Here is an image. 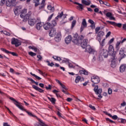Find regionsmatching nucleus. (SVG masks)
<instances>
[{"instance_id":"obj_1","label":"nucleus","mask_w":126,"mask_h":126,"mask_svg":"<svg viewBox=\"0 0 126 126\" xmlns=\"http://www.w3.org/2000/svg\"><path fill=\"white\" fill-rule=\"evenodd\" d=\"M84 39V37L83 35L78 36V34H74L73 37V43H75V45H77L78 46H79V45H81V41L82 40Z\"/></svg>"},{"instance_id":"obj_2","label":"nucleus","mask_w":126,"mask_h":126,"mask_svg":"<svg viewBox=\"0 0 126 126\" xmlns=\"http://www.w3.org/2000/svg\"><path fill=\"white\" fill-rule=\"evenodd\" d=\"M99 60L100 62H102V61H104V59H106V58H108V56H109V53L108 52V51L107 50H105L103 48L100 49L99 51ZM103 57L104 58H103Z\"/></svg>"},{"instance_id":"obj_3","label":"nucleus","mask_w":126,"mask_h":126,"mask_svg":"<svg viewBox=\"0 0 126 126\" xmlns=\"http://www.w3.org/2000/svg\"><path fill=\"white\" fill-rule=\"evenodd\" d=\"M107 52H108L109 56H110L111 60H116V53H115V50L113 45H109Z\"/></svg>"},{"instance_id":"obj_4","label":"nucleus","mask_w":126,"mask_h":126,"mask_svg":"<svg viewBox=\"0 0 126 126\" xmlns=\"http://www.w3.org/2000/svg\"><path fill=\"white\" fill-rule=\"evenodd\" d=\"M11 41L12 45H15V47H19L21 45L19 40L14 37L12 38Z\"/></svg>"},{"instance_id":"obj_5","label":"nucleus","mask_w":126,"mask_h":126,"mask_svg":"<svg viewBox=\"0 0 126 126\" xmlns=\"http://www.w3.org/2000/svg\"><path fill=\"white\" fill-rule=\"evenodd\" d=\"M10 100H11L12 101H13L14 104L15 105H16V106H17V107H18V108H19V109H20V110H24L23 109V107L22 106V105H20V103L18 102V101H16V100H15V99H14L13 97H10L9 98Z\"/></svg>"},{"instance_id":"obj_6","label":"nucleus","mask_w":126,"mask_h":126,"mask_svg":"<svg viewBox=\"0 0 126 126\" xmlns=\"http://www.w3.org/2000/svg\"><path fill=\"white\" fill-rule=\"evenodd\" d=\"M32 13L31 11H29L28 13L26 14L23 16V17H21V18H23V21L24 22H26L28 21L29 18H30V16H31V14Z\"/></svg>"},{"instance_id":"obj_7","label":"nucleus","mask_w":126,"mask_h":126,"mask_svg":"<svg viewBox=\"0 0 126 126\" xmlns=\"http://www.w3.org/2000/svg\"><path fill=\"white\" fill-rule=\"evenodd\" d=\"M92 82L94 84H97L100 82V78L97 76H93L91 77Z\"/></svg>"},{"instance_id":"obj_8","label":"nucleus","mask_w":126,"mask_h":126,"mask_svg":"<svg viewBox=\"0 0 126 126\" xmlns=\"http://www.w3.org/2000/svg\"><path fill=\"white\" fill-rule=\"evenodd\" d=\"M85 49H86L85 52H88L89 54H94L95 52V50L92 49L90 45H86Z\"/></svg>"},{"instance_id":"obj_9","label":"nucleus","mask_w":126,"mask_h":126,"mask_svg":"<svg viewBox=\"0 0 126 126\" xmlns=\"http://www.w3.org/2000/svg\"><path fill=\"white\" fill-rule=\"evenodd\" d=\"M104 33L103 31H100L97 33V36L96 37L98 42H101L102 39H103V36H104Z\"/></svg>"},{"instance_id":"obj_10","label":"nucleus","mask_w":126,"mask_h":126,"mask_svg":"<svg viewBox=\"0 0 126 126\" xmlns=\"http://www.w3.org/2000/svg\"><path fill=\"white\" fill-rule=\"evenodd\" d=\"M86 27H87V23H86V20L85 19H83L80 28V32H82V31L84 30V28H86Z\"/></svg>"},{"instance_id":"obj_11","label":"nucleus","mask_w":126,"mask_h":126,"mask_svg":"<svg viewBox=\"0 0 126 126\" xmlns=\"http://www.w3.org/2000/svg\"><path fill=\"white\" fill-rule=\"evenodd\" d=\"M120 58L121 60H123L124 58H126V54H125V50L124 49L121 48L119 51Z\"/></svg>"},{"instance_id":"obj_12","label":"nucleus","mask_w":126,"mask_h":126,"mask_svg":"<svg viewBox=\"0 0 126 126\" xmlns=\"http://www.w3.org/2000/svg\"><path fill=\"white\" fill-rule=\"evenodd\" d=\"M0 50L2 52H4V53H6V54H10L11 55H12V56H15V57H17V54H16L14 52H10L8 50H7L6 49H5L4 48H1Z\"/></svg>"},{"instance_id":"obj_13","label":"nucleus","mask_w":126,"mask_h":126,"mask_svg":"<svg viewBox=\"0 0 126 126\" xmlns=\"http://www.w3.org/2000/svg\"><path fill=\"white\" fill-rule=\"evenodd\" d=\"M15 1H16V0H8L6 4L7 6H14L15 5Z\"/></svg>"},{"instance_id":"obj_14","label":"nucleus","mask_w":126,"mask_h":126,"mask_svg":"<svg viewBox=\"0 0 126 126\" xmlns=\"http://www.w3.org/2000/svg\"><path fill=\"white\" fill-rule=\"evenodd\" d=\"M54 39L56 42H60V41H61L62 39V34H61V32L57 33Z\"/></svg>"},{"instance_id":"obj_15","label":"nucleus","mask_w":126,"mask_h":126,"mask_svg":"<svg viewBox=\"0 0 126 126\" xmlns=\"http://www.w3.org/2000/svg\"><path fill=\"white\" fill-rule=\"evenodd\" d=\"M43 28L45 30H49L50 28H52V24L51 23L47 22L43 25Z\"/></svg>"},{"instance_id":"obj_16","label":"nucleus","mask_w":126,"mask_h":126,"mask_svg":"<svg viewBox=\"0 0 126 126\" xmlns=\"http://www.w3.org/2000/svg\"><path fill=\"white\" fill-rule=\"evenodd\" d=\"M88 43V39H84L83 40V42L82 41H81V47L83 48V49H85V47L86 46H87V44Z\"/></svg>"},{"instance_id":"obj_17","label":"nucleus","mask_w":126,"mask_h":126,"mask_svg":"<svg viewBox=\"0 0 126 126\" xmlns=\"http://www.w3.org/2000/svg\"><path fill=\"white\" fill-rule=\"evenodd\" d=\"M72 40V37L71 35H68L66 38H65V43L68 44Z\"/></svg>"},{"instance_id":"obj_18","label":"nucleus","mask_w":126,"mask_h":126,"mask_svg":"<svg viewBox=\"0 0 126 126\" xmlns=\"http://www.w3.org/2000/svg\"><path fill=\"white\" fill-rule=\"evenodd\" d=\"M43 25H43V24L41 22L37 23L35 26L36 29H37V30H41V29L43 28Z\"/></svg>"},{"instance_id":"obj_19","label":"nucleus","mask_w":126,"mask_h":126,"mask_svg":"<svg viewBox=\"0 0 126 126\" xmlns=\"http://www.w3.org/2000/svg\"><path fill=\"white\" fill-rule=\"evenodd\" d=\"M29 24L31 26H33V25H35V23H36V19H30L29 20Z\"/></svg>"},{"instance_id":"obj_20","label":"nucleus","mask_w":126,"mask_h":126,"mask_svg":"<svg viewBox=\"0 0 126 126\" xmlns=\"http://www.w3.org/2000/svg\"><path fill=\"white\" fill-rule=\"evenodd\" d=\"M57 33L56 29H52L49 32V36L50 37H54Z\"/></svg>"},{"instance_id":"obj_21","label":"nucleus","mask_w":126,"mask_h":126,"mask_svg":"<svg viewBox=\"0 0 126 126\" xmlns=\"http://www.w3.org/2000/svg\"><path fill=\"white\" fill-rule=\"evenodd\" d=\"M32 86V88H33V89H35V90H36L37 91L39 92L40 93H43V92H44V90H42L38 87H37L36 86H35L34 85H33Z\"/></svg>"},{"instance_id":"obj_22","label":"nucleus","mask_w":126,"mask_h":126,"mask_svg":"<svg viewBox=\"0 0 126 126\" xmlns=\"http://www.w3.org/2000/svg\"><path fill=\"white\" fill-rule=\"evenodd\" d=\"M126 69V64H123L120 67V72H124Z\"/></svg>"},{"instance_id":"obj_23","label":"nucleus","mask_w":126,"mask_h":126,"mask_svg":"<svg viewBox=\"0 0 126 126\" xmlns=\"http://www.w3.org/2000/svg\"><path fill=\"white\" fill-rule=\"evenodd\" d=\"M82 3L85 4V5H90L91 4V1L88 0H82Z\"/></svg>"},{"instance_id":"obj_24","label":"nucleus","mask_w":126,"mask_h":126,"mask_svg":"<svg viewBox=\"0 0 126 126\" xmlns=\"http://www.w3.org/2000/svg\"><path fill=\"white\" fill-rule=\"evenodd\" d=\"M96 94L98 95V97L99 99H101V98H103V96L101 95V94H102V89H98L97 93H96Z\"/></svg>"},{"instance_id":"obj_25","label":"nucleus","mask_w":126,"mask_h":126,"mask_svg":"<svg viewBox=\"0 0 126 126\" xmlns=\"http://www.w3.org/2000/svg\"><path fill=\"white\" fill-rule=\"evenodd\" d=\"M63 16V12L62 11L61 13H59L58 16L55 18L56 21H59V18L61 19Z\"/></svg>"},{"instance_id":"obj_26","label":"nucleus","mask_w":126,"mask_h":126,"mask_svg":"<svg viewBox=\"0 0 126 126\" xmlns=\"http://www.w3.org/2000/svg\"><path fill=\"white\" fill-rule=\"evenodd\" d=\"M21 12V10L20 9V8H16V9L14 10V13L15 15H19V13Z\"/></svg>"},{"instance_id":"obj_27","label":"nucleus","mask_w":126,"mask_h":126,"mask_svg":"<svg viewBox=\"0 0 126 126\" xmlns=\"http://www.w3.org/2000/svg\"><path fill=\"white\" fill-rule=\"evenodd\" d=\"M20 17H23L24 15H26V13H27V9H24L21 12Z\"/></svg>"},{"instance_id":"obj_28","label":"nucleus","mask_w":126,"mask_h":126,"mask_svg":"<svg viewBox=\"0 0 126 126\" xmlns=\"http://www.w3.org/2000/svg\"><path fill=\"white\" fill-rule=\"evenodd\" d=\"M79 73L80 74H85V75H88V72L86 71L85 69H82V70H80Z\"/></svg>"},{"instance_id":"obj_29","label":"nucleus","mask_w":126,"mask_h":126,"mask_svg":"<svg viewBox=\"0 0 126 126\" xmlns=\"http://www.w3.org/2000/svg\"><path fill=\"white\" fill-rule=\"evenodd\" d=\"M105 41H106V39L104 38L102 40L101 42V41L99 42V44L100 45V49H103L104 46H105Z\"/></svg>"},{"instance_id":"obj_30","label":"nucleus","mask_w":126,"mask_h":126,"mask_svg":"<svg viewBox=\"0 0 126 126\" xmlns=\"http://www.w3.org/2000/svg\"><path fill=\"white\" fill-rule=\"evenodd\" d=\"M121 43H122V42H121V41H117L115 48L116 49V51L117 52H119V50H120V45H121Z\"/></svg>"},{"instance_id":"obj_31","label":"nucleus","mask_w":126,"mask_h":126,"mask_svg":"<svg viewBox=\"0 0 126 126\" xmlns=\"http://www.w3.org/2000/svg\"><path fill=\"white\" fill-rule=\"evenodd\" d=\"M46 0H42L41 5L39 7V9H43L45 7V2Z\"/></svg>"},{"instance_id":"obj_32","label":"nucleus","mask_w":126,"mask_h":126,"mask_svg":"<svg viewBox=\"0 0 126 126\" xmlns=\"http://www.w3.org/2000/svg\"><path fill=\"white\" fill-rule=\"evenodd\" d=\"M84 7V5H83V4L81 3H79L78 6H77V8H79V10H80V11L83 10Z\"/></svg>"},{"instance_id":"obj_33","label":"nucleus","mask_w":126,"mask_h":126,"mask_svg":"<svg viewBox=\"0 0 126 126\" xmlns=\"http://www.w3.org/2000/svg\"><path fill=\"white\" fill-rule=\"evenodd\" d=\"M47 8L49 10L51 11L52 12H54V11L55 10V7H52V5H48Z\"/></svg>"},{"instance_id":"obj_34","label":"nucleus","mask_w":126,"mask_h":126,"mask_svg":"<svg viewBox=\"0 0 126 126\" xmlns=\"http://www.w3.org/2000/svg\"><path fill=\"white\" fill-rule=\"evenodd\" d=\"M30 74H31V75H32V76H34V77H35L36 79H37L38 80H41V79H42L41 77L37 76L35 74H33L32 72H31Z\"/></svg>"},{"instance_id":"obj_35","label":"nucleus","mask_w":126,"mask_h":126,"mask_svg":"<svg viewBox=\"0 0 126 126\" xmlns=\"http://www.w3.org/2000/svg\"><path fill=\"white\" fill-rule=\"evenodd\" d=\"M33 3H35L34 6L35 7L38 6L40 4V0H33Z\"/></svg>"},{"instance_id":"obj_36","label":"nucleus","mask_w":126,"mask_h":126,"mask_svg":"<svg viewBox=\"0 0 126 126\" xmlns=\"http://www.w3.org/2000/svg\"><path fill=\"white\" fill-rule=\"evenodd\" d=\"M116 65L117 64H116V62L115 61V59H114L111 61V67H115Z\"/></svg>"},{"instance_id":"obj_37","label":"nucleus","mask_w":126,"mask_h":126,"mask_svg":"<svg viewBox=\"0 0 126 126\" xmlns=\"http://www.w3.org/2000/svg\"><path fill=\"white\" fill-rule=\"evenodd\" d=\"M81 79V77L78 76L76 77L75 80V83H78L79 81H80V80Z\"/></svg>"},{"instance_id":"obj_38","label":"nucleus","mask_w":126,"mask_h":126,"mask_svg":"<svg viewBox=\"0 0 126 126\" xmlns=\"http://www.w3.org/2000/svg\"><path fill=\"white\" fill-rule=\"evenodd\" d=\"M53 59H55V61H58L59 62L62 61V58H61L59 57H57V56H53Z\"/></svg>"},{"instance_id":"obj_39","label":"nucleus","mask_w":126,"mask_h":126,"mask_svg":"<svg viewBox=\"0 0 126 126\" xmlns=\"http://www.w3.org/2000/svg\"><path fill=\"white\" fill-rule=\"evenodd\" d=\"M5 108H6V109H7V110L8 111L9 114H10V115H11L13 117H14V118H16V116L13 115V113H12V112L10 111V110H9V108H8L6 106H5Z\"/></svg>"},{"instance_id":"obj_40","label":"nucleus","mask_w":126,"mask_h":126,"mask_svg":"<svg viewBox=\"0 0 126 126\" xmlns=\"http://www.w3.org/2000/svg\"><path fill=\"white\" fill-rule=\"evenodd\" d=\"M5 108H6V109H7V110L8 111L9 114H10V115H11L13 117H14V118H16V116L13 115V113H12V112L10 111V110H9V108H8L6 106H5Z\"/></svg>"},{"instance_id":"obj_41","label":"nucleus","mask_w":126,"mask_h":126,"mask_svg":"<svg viewBox=\"0 0 126 126\" xmlns=\"http://www.w3.org/2000/svg\"><path fill=\"white\" fill-rule=\"evenodd\" d=\"M48 99H49L50 100V101H51V102H52V103H53V104H55V103L56 102V99H55V98H54V97L50 98L49 97H48Z\"/></svg>"},{"instance_id":"obj_42","label":"nucleus","mask_w":126,"mask_h":126,"mask_svg":"<svg viewBox=\"0 0 126 126\" xmlns=\"http://www.w3.org/2000/svg\"><path fill=\"white\" fill-rule=\"evenodd\" d=\"M76 25V20H73L72 22V24H71V29H73V27H74V26H75V25Z\"/></svg>"},{"instance_id":"obj_43","label":"nucleus","mask_w":126,"mask_h":126,"mask_svg":"<svg viewBox=\"0 0 126 126\" xmlns=\"http://www.w3.org/2000/svg\"><path fill=\"white\" fill-rule=\"evenodd\" d=\"M51 25H52V27H53V26H56V25H57V21H56V20H53L52 21Z\"/></svg>"},{"instance_id":"obj_44","label":"nucleus","mask_w":126,"mask_h":126,"mask_svg":"<svg viewBox=\"0 0 126 126\" xmlns=\"http://www.w3.org/2000/svg\"><path fill=\"white\" fill-rule=\"evenodd\" d=\"M29 55H30V56H31V57H34L35 56H36V53H33L32 51L29 52Z\"/></svg>"},{"instance_id":"obj_45","label":"nucleus","mask_w":126,"mask_h":126,"mask_svg":"<svg viewBox=\"0 0 126 126\" xmlns=\"http://www.w3.org/2000/svg\"><path fill=\"white\" fill-rule=\"evenodd\" d=\"M1 32H3V34H4V35H6V36H10V33L5 32V31H1Z\"/></svg>"},{"instance_id":"obj_46","label":"nucleus","mask_w":126,"mask_h":126,"mask_svg":"<svg viewBox=\"0 0 126 126\" xmlns=\"http://www.w3.org/2000/svg\"><path fill=\"white\" fill-rule=\"evenodd\" d=\"M106 22H107L108 23H109V24H111V25H113V26H115V24H116V22H115L107 21Z\"/></svg>"},{"instance_id":"obj_47","label":"nucleus","mask_w":126,"mask_h":126,"mask_svg":"<svg viewBox=\"0 0 126 126\" xmlns=\"http://www.w3.org/2000/svg\"><path fill=\"white\" fill-rule=\"evenodd\" d=\"M106 15L107 17H108L109 18H110L111 17V16L113 15V14L111 12H107L106 14Z\"/></svg>"},{"instance_id":"obj_48","label":"nucleus","mask_w":126,"mask_h":126,"mask_svg":"<svg viewBox=\"0 0 126 126\" xmlns=\"http://www.w3.org/2000/svg\"><path fill=\"white\" fill-rule=\"evenodd\" d=\"M45 89L46 90H52V86L51 85H49L48 87H46Z\"/></svg>"},{"instance_id":"obj_49","label":"nucleus","mask_w":126,"mask_h":126,"mask_svg":"<svg viewBox=\"0 0 126 126\" xmlns=\"http://www.w3.org/2000/svg\"><path fill=\"white\" fill-rule=\"evenodd\" d=\"M53 16H54V13L51 14L48 18L47 21H51L52 18H53Z\"/></svg>"},{"instance_id":"obj_50","label":"nucleus","mask_w":126,"mask_h":126,"mask_svg":"<svg viewBox=\"0 0 126 126\" xmlns=\"http://www.w3.org/2000/svg\"><path fill=\"white\" fill-rule=\"evenodd\" d=\"M98 88H99V87H98V86H96L94 87V92H95V93H97V92H98V91L99 90Z\"/></svg>"},{"instance_id":"obj_51","label":"nucleus","mask_w":126,"mask_h":126,"mask_svg":"<svg viewBox=\"0 0 126 126\" xmlns=\"http://www.w3.org/2000/svg\"><path fill=\"white\" fill-rule=\"evenodd\" d=\"M100 29V28L99 27H97L95 28V34H98V32H99Z\"/></svg>"},{"instance_id":"obj_52","label":"nucleus","mask_w":126,"mask_h":126,"mask_svg":"<svg viewBox=\"0 0 126 126\" xmlns=\"http://www.w3.org/2000/svg\"><path fill=\"white\" fill-rule=\"evenodd\" d=\"M4 3H5V0H1L0 2V5L2 6V5H3V4H4Z\"/></svg>"},{"instance_id":"obj_53","label":"nucleus","mask_w":126,"mask_h":126,"mask_svg":"<svg viewBox=\"0 0 126 126\" xmlns=\"http://www.w3.org/2000/svg\"><path fill=\"white\" fill-rule=\"evenodd\" d=\"M114 26H117V27L121 28L122 27V24L115 23Z\"/></svg>"},{"instance_id":"obj_54","label":"nucleus","mask_w":126,"mask_h":126,"mask_svg":"<svg viewBox=\"0 0 126 126\" xmlns=\"http://www.w3.org/2000/svg\"><path fill=\"white\" fill-rule=\"evenodd\" d=\"M103 113L109 117H112V115H111L110 113H108L107 111H103Z\"/></svg>"},{"instance_id":"obj_55","label":"nucleus","mask_w":126,"mask_h":126,"mask_svg":"<svg viewBox=\"0 0 126 126\" xmlns=\"http://www.w3.org/2000/svg\"><path fill=\"white\" fill-rule=\"evenodd\" d=\"M61 86H62V88H63V89H64L65 90H67V88H66V87H65L64 86V85L61 84Z\"/></svg>"},{"instance_id":"obj_56","label":"nucleus","mask_w":126,"mask_h":126,"mask_svg":"<svg viewBox=\"0 0 126 126\" xmlns=\"http://www.w3.org/2000/svg\"><path fill=\"white\" fill-rule=\"evenodd\" d=\"M114 40H115V39L114 38H111L108 42L109 45H111V44H112V43H113V42H114Z\"/></svg>"},{"instance_id":"obj_57","label":"nucleus","mask_w":126,"mask_h":126,"mask_svg":"<svg viewBox=\"0 0 126 126\" xmlns=\"http://www.w3.org/2000/svg\"><path fill=\"white\" fill-rule=\"evenodd\" d=\"M89 107H90V108L92 109V110H96V108H95V106H93L91 104L89 105Z\"/></svg>"},{"instance_id":"obj_58","label":"nucleus","mask_w":126,"mask_h":126,"mask_svg":"<svg viewBox=\"0 0 126 126\" xmlns=\"http://www.w3.org/2000/svg\"><path fill=\"white\" fill-rule=\"evenodd\" d=\"M62 63H69V60L67 59H64V60H62Z\"/></svg>"},{"instance_id":"obj_59","label":"nucleus","mask_w":126,"mask_h":126,"mask_svg":"<svg viewBox=\"0 0 126 126\" xmlns=\"http://www.w3.org/2000/svg\"><path fill=\"white\" fill-rule=\"evenodd\" d=\"M110 118H112L113 120L118 119V116L117 115H114L113 116H112V117H110Z\"/></svg>"},{"instance_id":"obj_60","label":"nucleus","mask_w":126,"mask_h":126,"mask_svg":"<svg viewBox=\"0 0 126 126\" xmlns=\"http://www.w3.org/2000/svg\"><path fill=\"white\" fill-rule=\"evenodd\" d=\"M68 64L69 67H70L71 68H74V66H73V65H72V64H71L69 62H68Z\"/></svg>"},{"instance_id":"obj_61","label":"nucleus","mask_w":126,"mask_h":126,"mask_svg":"<svg viewBox=\"0 0 126 126\" xmlns=\"http://www.w3.org/2000/svg\"><path fill=\"white\" fill-rule=\"evenodd\" d=\"M62 92H63L64 93V94H66L67 95H68V93L66 91V90L62 89Z\"/></svg>"},{"instance_id":"obj_62","label":"nucleus","mask_w":126,"mask_h":126,"mask_svg":"<svg viewBox=\"0 0 126 126\" xmlns=\"http://www.w3.org/2000/svg\"><path fill=\"white\" fill-rule=\"evenodd\" d=\"M90 27H91L92 29H95V24H92Z\"/></svg>"},{"instance_id":"obj_63","label":"nucleus","mask_w":126,"mask_h":126,"mask_svg":"<svg viewBox=\"0 0 126 126\" xmlns=\"http://www.w3.org/2000/svg\"><path fill=\"white\" fill-rule=\"evenodd\" d=\"M88 21H89V23H90L91 25L94 24V21H93V20L91 19H89Z\"/></svg>"},{"instance_id":"obj_64","label":"nucleus","mask_w":126,"mask_h":126,"mask_svg":"<svg viewBox=\"0 0 126 126\" xmlns=\"http://www.w3.org/2000/svg\"><path fill=\"white\" fill-rule=\"evenodd\" d=\"M108 92L109 95H111V94H112V90L111 89V88L108 89Z\"/></svg>"}]
</instances>
